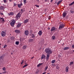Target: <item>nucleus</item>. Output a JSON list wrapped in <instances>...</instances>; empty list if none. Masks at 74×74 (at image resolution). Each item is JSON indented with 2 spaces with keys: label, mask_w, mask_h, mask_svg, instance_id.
I'll return each instance as SVG.
<instances>
[{
  "label": "nucleus",
  "mask_w": 74,
  "mask_h": 74,
  "mask_svg": "<svg viewBox=\"0 0 74 74\" xmlns=\"http://www.w3.org/2000/svg\"><path fill=\"white\" fill-rule=\"evenodd\" d=\"M45 52L47 54H51L52 53V51L49 48H46L45 50Z\"/></svg>",
  "instance_id": "1"
},
{
  "label": "nucleus",
  "mask_w": 74,
  "mask_h": 74,
  "mask_svg": "<svg viewBox=\"0 0 74 74\" xmlns=\"http://www.w3.org/2000/svg\"><path fill=\"white\" fill-rule=\"evenodd\" d=\"M16 21H15V20H13L12 22L10 23V24L11 25L12 27H14V25H15V23H16Z\"/></svg>",
  "instance_id": "2"
},
{
  "label": "nucleus",
  "mask_w": 74,
  "mask_h": 74,
  "mask_svg": "<svg viewBox=\"0 0 74 74\" xmlns=\"http://www.w3.org/2000/svg\"><path fill=\"white\" fill-rule=\"evenodd\" d=\"M64 27H65V25H64V24H60V25L59 29H61L62 28Z\"/></svg>",
  "instance_id": "3"
},
{
  "label": "nucleus",
  "mask_w": 74,
  "mask_h": 74,
  "mask_svg": "<svg viewBox=\"0 0 74 74\" xmlns=\"http://www.w3.org/2000/svg\"><path fill=\"white\" fill-rule=\"evenodd\" d=\"M6 32L5 31H2L1 33V35L2 36L4 37L6 35Z\"/></svg>",
  "instance_id": "4"
},
{
  "label": "nucleus",
  "mask_w": 74,
  "mask_h": 74,
  "mask_svg": "<svg viewBox=\"0 0 74 74\" xmlns=\"http://www.w3.org/2000/svg\"><path fill=\"white\" fill-rule=\"evenodd\" d=\"M20 13H18L17 14L16 16L15 17V18L16 19L18 20V18H20Z\"/></svg>",
  "instance_id": "5"
},
{
  "label": "nucleus",
  "mask_w": 74,
  "mask_h": 74,
  "mask_svg": "<svg viewBox=\"0 0 74 74\" xmlns=\"http://www.w3.org/2000/svg\"><path fill=\"white\" fill-rule=\"evenodd\" d=\"M0 19L1 22H2V23H4L5 22V21L4 20V18H3L0 17Z\"/></svg>",
  "instance_id": "6"
},
{
  "label": "nucleus",
  "mask_w": 74,
  "mask_h": 74,
  "mask_svg": "<svg viewBox=\"0 0 74 74\" xmlns=\"http://www.w3.org/2000/svg\"><path fill=\"white\" fill-rule=\"evenodd\" d=\"M24 34L25 35L28 36L29 34V32L27 30H25L24 32Z\"/></svg>",
  "instance_id": "7"
},
{
  "label": "nucleus",
  "mask_w": 74,
  "mask_h": 74,
  "mask_svg": "<svg viewBox=\"0 0 74 74\" xmlns=\"http://www.w3.org/2000/svg\"><path fill=\"white\" fill-rule=\"evenodd\" d=\"M4 55H1L0 57V61L3 60H4Z\"/></svg>",
  "instance_id": "8"
},
{
  "label": "nucleus",
  "mask_w": 74,
  "mask_h": 74,
  "mask_svg": "<svg viewBox=\"0 0 74 74\" xmlns=\"http://www.w3.org/2000/svg\"><path fill=\"white\" fill-rule=\"evenodd\" d=\"M50 56V55L49 54H47L46 56V60H49V57Z\"/></svg>",
  "instance_id": "9"
},
{
  "label": "nucleus",
  "mask_w": 74,
  "mask_h": 74,
  "mask_svg": "<svg viewBox=\"0 0 74 74\" xmlns=\"http://www.w3.org/2000/svg\"><path fill=\"white\" fill-rule=\"evenodd\" d=\"M67 14V13L66 12H64L63 13V16L64 18H65L66 17V15Z\"/></svg>",
  "instance_id": "10"
},
{
  "label": "nucleus",
  "mask_w": 74,
  "mask_h": 74,
  "mask_svg": "<svg viewBox=\"0 0 74 74\" xmlns=\"http://www.w3.org/2000/svg\"><path fill=\"white\" fill-rule=\"evenodd\" d=\"M45 58H46V55H44V54H42V57L41 58V59L42 60L43 59H45Z\"/></svg>",
  "instance_id": "11"
},
{
  "label": "nucleus",
  "mask_w": 74,
  "mask_h": 74,
  "mask_svg": "<svg viewBox=\"0 0 74 74\" xmlns=\"http://www.w3.org/2000/svg\"><path fill=\"white\" fill-rule=\"evenodd\" d=\"M38 34L39 36L42 35V31L41 30L39 31V32L38 33Z\"/></svg>",
  "instance_id": "12"
},
{
  "label": "nucleus",
  "mask_w": 74,
  "mask_h": 74,
  "mask_svg": "<svg viewBox=\"0 0 74 74\" xmlns=\"http://www.w3.org/2000/svg\"><path fill=\"white\" fill-rule=\"evenodd\" d=\"M20 31L18 30V29H16V30H15V32L16 34H19Z\"/></svg>",
  "instance_id": "13"
},
{
  "label": "nucleus",
  "mask_w": 74,
  "mask_h": 74,
  "mask_svg": "<svg viewBox=\"0 0 74 74\" xmlns=\"http://www.w3.org/2000/svg\"><path fill=\"white\" fill-rule=\"evenodd\" d=\"M29 22V19H27L25 20H24V23H28Z\"/></svg>",
  "instance_id": "14"
},
{
  "label": "nucleus",
  "mask_w": 74,
  "mask_h": 74,
  "mask_svg": "<svg viewBox=\"0 0 74 74\" xmlns=\"http://www.w3.org/2000/svg\"><path fill=\"white\" fill-rule=\"evenodd\" d=\"M64 50H67L69 49H70V47H64Z\"/></svg>",
  "instance_id": "15"
},
{
  "label": "nucleus",
  "mask_w": 74,
  "mask_h": 74,
  "mask_svg": "<svg viewBox=\"0 0 74 74\" xmlns=\"http://www.w3.org/2000/svg\"><path fill=\"white\" fill-rule=\"evenodd\" d=\"M56 30V28L54 27H52L51 29V31L53 32V31H55Z\"/></svg>",
  "instance_id": "16"
},
{
  "label": "nucleus",
  "mask_w": 74,
  "mask_h": 74,
  "mask_svg": "<svg viewBox=\"0 0 74 74\" xmlns=\"http://www.w3.org/2000/svg\"><path fill=\"white\" fill-rule=\"evenodd\" d=\"M23 5L22 3H21L20 4H18L17 5L19 8H21V6Z\"/></svg>",
  "instance_id": "17"
},
{
  "label": "nucleus",
  "mask_w": 74,
  "mask_h": 74,
  "mask_svg": "<svg viewBox=\"0 0 74 74\" xmlns=\"http://www.w3.org/2000/svg\"><path fill=\"white\" fill-rule=\"evenodd\" d=\"M14 14V12H10L9 13H8V14L9 16H10V15H13Z\"/></svg>",
  "instance_id": "18"
},
{
  "label": "nucleus",
  "mask_w": 74,
  "mask_h": 74,
  "mask_svg": "<svg viewBox=\"0 0 74 74\" xmlns=\"http://www.w3.org/2000/svg\"><path fill=\"white\" fill-rule=\"evenodd\" d=\"M69 67L68 66L66 67V69H65V70L66 71V72H69Z\"/></svg>",
  "instance_id": "19"
},
{
  "label": "nucleus",
  "mask_w": 74,
  "mask_h": 74,
  "mask_svg": "<svg viewBox=\"0 0 74 74\" xmlns=\"http://www.w3.org/2000/svg\"><path fill=\"white\" fill-rule=\"evenodd\" d=\"M43 63H40V64H39L38 65H37V67H39L40 66H41L43 64Z\"/></svg>",
  "instance_id": "20"
},
{
  "label": "nucleus",
  "mask_w": 74,
  "mask_h": 74,
  "mask_svg": "<svg viewBox=\"0 0 74 74\" xmlns=\"http://www.w3.org/2000/svg\"><path fill=\"white\" fill-rule=\"evenodd\" d=\"M21 25V23H18V24L16 25L17 27H20Z\"/></svg>",
  "instance_id": "21"
},
{
  "label": "nucleus",
  "mask_w": 74,
  "mask_h": 74,
  "mask_svg": "<svg viewBox=\"0 0 74 74\" xmlns=\"http://www.w3.org/2000/svg\"><path fill=\"white\" fill-rule=\"evenodd\" d=\"M56 38L55 36H52V40H55Z\"/></svg>",
  "instance_id": "22"
},
{
  "label": "nucleus",
  "mask_w": 74,
  "mask_h": 74,
  "mask_svg": "<svg viewBox=\"0 0 74 74\" xmlns=\"http://www.w3.org/2000/svg\"><path fill=\"white\" fill-rule=\"evenodd\" d=\"M27 48V46L26 45H24L23 46V49H25Z\"/></svg>",
  "instance_id": "23"
},
{
  "label": "nucleus",
  "mask_w": 74,
  "mask_h": 74,
  "mask_svg": "<svg viewBox=\"0 0 74 74\" xmlns=\"http://www.w3.org/2000/svg\"><path fill=\"white\" fill-rule=\"evenodd\" d=\"M74 4V1L72 2V3H71V4H69V6H71V5H73Z\"/></svg>",
  "instance_id": "24"
},
{
  "label": "nucleus",
  "mask_w": 74,
  "mask_h": 74,
  "mask_svg": "<svg viewBox=\"0 0 74 74\" xmlns=\"http://www.w3.org/2000/svg\"><path fill=\"white\" fill-rule=\"evenodd\" d=\"M34 39H29V42H33V41Z\"/></svg>",
  "instance_id": "25"
},
{
  "label": "nucleus",
  "mask_w": 74,
  "mask_h": 74,
  "mask_svg": "<svg viewBox=\"0 0 74 74\" xmlns=\"http://www.w3.org/2000/svg\"><path fill=\"white\" fill-rule=\"evenodd\" d=\"M28 66V64H25V65H24L23 67V68H25V67H26V66Z\"/></svg>",
  "instance_id": "26"
},
{
  "label": "nucleus",
  "mask_w": 74,
  "mask_h": 74,
  "mask_svg": "<svg viewBox=\"0 0 74 74\" xmlns=\"http://www.w3.org/2000/svg\"><path fill=\"white\" fill-rule=\"evenodd\" d=\"M62 0L59 1L58 3V4H59L60 3H62Z\"/></svg>",
  "instance_id": "27"
},
{
  "label": "nucleus",
  "mask_w": 74,
  "mask_h": 74,
  "mask_svg": "<svg viewBox=\"0 0 74 74\" xmlns=\"http://www.w3.org/2000/svg\"><path fill=\"white\" fill-rule=\"evenodd\" d=\"M4 9V7L3 6L0 7V10H3Z\"/></svg>",
  "instance_id": "28"
},
{
  "label": "nucleus",
  "mask_w": 74,
  "mask_h": 74,
  "mask_svg": "<svg viewBox=\"0 0 74 74\" xmlns=\"http://www.w3.org/2000/svg\"><path fill=\"white\" fill-rule=\"evenodd\" d=\"M10 38L11 40H13L15 38L14 37H11Z\"/></svg>",
  "instance_id": "29"
},
{
  "label": "nucleus",
  "mask_w": 74,
  "mask_h": 74,
  "mask_svg": "<svg viewBox=\"0 0 74 74\" xmlns=\"http://www.w3.org/2000/svg\"><path fill=\"white\" fill-rule=\"evenodd\" d=\"M55 60H52L51 61V63H52L53 64H54V63H55Z\"/></svg>",
  "instance_id": "30"
},
{
  "label": "nucleus",
  "mask_w": 74,
  "mask_h": 74,
  "mask_svg": "<svg viewBox=\"0 0 74 74\" xmlns=\"http://www.w3.org/2000/svg\"><path fill=\"white\" fill-rule=\"evenodd\" d=\"M32 38H35V36L34 35V34H32Z\"/></svg>",
  "instance_id": "31"
},
{
  "label": "nucleus",
  "mask_w": 74,
  "mask_h": 74,
  "mask_svg": "<svg viewBox=\"0 0 74 74\" xmlns=\"http://www.w3.org/2000/svg\"><path fill=\"white\" fill-rule=\"evenodd\" d=\"M48 68V67L47 66L45 67V71H46Z\"/></svg>",
  "instance_id": "32"
},
{
  "label": "nucleus",
  "mask_w": 74,
  "mask_h": 74,
  "mask_svg": "<svg viewBox=\"0 0 74 74\" xmlns=\"http://www.w3.org/2000/svg\"><path fill=\"white\" fill-rule=\"evenodd\" d=\"M35 6H36V7H38V8L39 7V5H35Z\"/></svg>",
  "instance_id": "33"
},
{
  "label": "nucleus",
  "mask_w": 74,
  "mask_h": 74,
  "mask_svg": "<svg viewBox=\"0 0 74 74\" xmlns=\"http://www.w3.org/2000/svg\"><path fill=\"white\" fill-rule=\"evenodd\" d=\"M73 62H70V65H71L73 64Z\"/></svg>",
  "instance_id": "34"
},
{
  "label": "nucleus",
  "mask_w": 74,
  "mask_h": 74,
  "mask_svg": "<svg viewBox=\"0 0 74 74\" xmlns=\"http://www.w3.org/2000/svg\"><path fill=\"white\" fill-rule=\"evenodd\" d=\"M2 70H3L4 71H5V70H6V69H5V67H3V68L2 69Z\"/></svg>",
  "instance_id": "35"
},
{
  "label": "nucleus",
  "mask_w": 74,
  "mask_h": 74,
  "mask_svg": "<svg viewBox=\"0 0 74 74\" xmlns=\"http://www.w3.org/2000/svg\"><path fill=\"white\" fill-rule=\"evenodd\" d=\"M19 42L17 41L16 42V44L17 45L19 44Z\"/></svg>",
  "instance_id": "36"
},
{
  "label": "nucleus",
  "mask_w": 74,
  "mask_h": 74,
  "mask_svg": "<svg viewBox=\"0 0 74 74\" xmlns=\"http://www.w3.org/2000/svg\"><path fill=\"white\" fill-rule=\"evenodd\" d=\"M51 16H49V17H48V19L49 20H50V19H51Z\"/></svg>",
  "instance_id": "37"
},
{
  "label": "nucleus",
  "mask_w": 74,
  "mask_h": 74,
  "mask_svg": "<svg viewBox=\"0 0 74 74\" xmlns=\"http://www.w3.org/2000/svg\"><path fill=\"white\" fill-rule=\"evenodd\" d=\"M70 12H71V13L72 14H74V11H70Z\"/></svg>",
  "instance_id": "38"
},
{
  "label": "nucleus",
  "mask_w": 74,
  "mask_h": 74,
  "mask_svg": "<svg viewBox=\"0 0 74 74\" xmlns=\"http://www.w3.org/2000/svg\"><path fill=\"white\" fill-rule=\"evenodd\" d=\"M71 47L73 49H74V45H72Z\"/></svg>",
  "instance_id": "39"
},
{
  "label": "nucleus",
  "mask_w": 74,
  "mask_h": 74,
  "mask_svg": "<svg viewBox=\"0 0 74 74\" xmlns=\"http://www.w3.org/2000/svg\"><path fill=\"white\" fill-rule=\"evenodd\" d=\"M7 46V45H5L4 46L3 48H5Z\"/></svg>",
  "instance_id": "40"
},
{
  "label": "nucleus",
  "mask_w": 74,
  "mask_h": 74,
  "mask_svg": "<svg viewBox=\"0 0 74 74\" xmlns=\"http://www.w3.org/2000/svg\"><path fill=\"white\" fill-rule=\"evenodd\" d=\"M16 5H16V3H14V6H16Z\"/></svg>",
  "instance_id": "41"
},
{
  "label": "nucleus",
  "mask_w": 74,
  "mask_h": 74,
  "mask_svg": "<svg viewBox=\"0 0 74 74\" xmlns=\"http://www.w3.org/2000/svg\"><path fill=\"white\" fill-rule=\"evenodd\" d=\"M24 63V60H22V62H21V64H23Z\"/></svg>",
  "instance_id": "42"
},
{
  "label": "nucleus",
  "mask_w": 74,
  "mask_h": 74,
  "mask_svg": "<svg viewBox=\"0 0 74 74\" xmlns=\"http://www.w3.org/2000/svg\"><path fill=\"white\" fill-rule=\"evenodd\" d=\"M26 3V0H24V3L25 4Z\"/></svg>",
  "instance_id": "43"
},
{
  "label": "nucleus",
  "mask_w": 74,
  "mask_h": 74,
  "mask_svg": "<svg viewBox=\"0 0 74 74\" xmlns=\"http://www.w3.org/2000/svg\"><path fill=\"white\" fill-rule=\"evenodd\" d=\"M7 73V72H3V74Z\"/></svg>",
  "instance_id": "44"
},
{
  "label": "nucleus",
  "mask_w": 74,
  "mask_h": 74,
  "mask_svg": "<svg viewBox=\"0 0 74 74\" xmlns=\"http://www.w3.org/2000/svg\"><path fill=\"white\" fill-rule=\"evenodd\" d=\"M3 0V2L4 3H6V0Z\"/></svg>",
  "instance_id": "45"
},
{
  "label": "nucleus",
  "mask_w": 74,
  "mask_h": 74,
  "mask_svg": "<svg viewBox=\"0 0 74 74\" xmlns=\"http://www.w3.org/2000/svg\"><path fill=\"white\" fill-rule=\"evenodd\" d=\"M0 14H1V15H3V13L2 12H0Z\"/></svg>",
  "instance_id": "46"
},
{
  "label": "nucleus",
  "mask_w": 74,
  "mask_h": 74,
  "mask_svg": "<svg viewBox=\"0 0 74 74\" xmlns=\"http://www.w3.org/2000/svg\"><path fill=\"white\" fill-rule=\"evenodd\" d=\"M56 69H59V67L57 66L56 67Z\"/></svg>",
  "instance_id": "47"
},
{
  "label": "nucleus",
  "mask_w": 74,
  "mask_h": 74,
  "mask_svg": "<svg viewBox=\"0 0 74 74\" xmlns=\"http://www.w3.org/2000/svg\"><path fill=\"white\" fill-rule=\"evenodd\" d=\"M23 9H21V12H23Z\"/></svg>",
  "instance_id": "48"
},
{
  "label": "nucleus",
  "mask_w": 74,
  "mask_h": 74,
  "mask_svg": "<svg viewBox=\"0 0 74 74\" xmlns=\"http://www.w3.org/2000/svg\"><path fill=\"white\" fill-rule=\"evenodd\" d=\"M46 73V72H45V73H43L42 74H45V73Z\"/></svg>",
  "instance_id": "49"
},
{
  "label": "nucleus",
  "mask_w": 74,
  "mask_h": 74,
  "mask_svg": "<svg viewBox=\"0 0 74 74\" xmlns=\"http://www.w3.org/2000/svg\"><path fill=\"white\" fill-rule=\"evenodd\" d=\"M53 1V0H51V2H52V1Z\"/></svg>",
  "instance_id": "50"
},
{
  "label": "nucleus",
  "mask_w": 74,
  "mask_h": 74,
  "mask_svg": "<svg viewBox=\"0 0 74 74\" xmlns=\"http://www.w3.org/2000/svg\"><path fill=\"white\" fill-rule=\"evenodd\" d=\"M12 0H9V1L10 2H11V1H12Z\"/></svg>",
  "instance_id": "51"
},
{
  "label": "nucleus",
  "mask_w": 74,
  "mask_h": 74,
  "mask_svg": "<svg viewBox=\"0 0 74 74\" xmlns=\"http://www.w3.org/2000/svg\"><path fill=\"white\" fill-rule=\"evenodd\" d=\"M34 57H32L31 58V59H33V58H34Z\"/></svg>",
  "instance_id": "52"
},
{
  "label": "nucleus",
  "mask_w": 74,
  "mask_h": 74,
  "mask_svg": "<svg viewBox=\"0 0 74 74\" xmlns=\"http://www.w3.org/2000/svg\"><path fill=\"white\" fill-rule=\"evenodd\" d=\"M26 62V60H25V61H24V62H25V63Z\"/></svg>",
  "instance_id": "53"
},
{
  "label": "nucleus",
  "mask_w": 74,
  "mask_h": 74,
  "mask_svg": "<svg viewBox=\"0 0 74 74\" xmlns=\"http://www.w3.org/2000/svg\"><path fill=\"white\" fill-rule=\"evenodd\" d=\"M47 74H50V73H48Z\"/></svg>",
  "instance_id": "54"
},
{
  "label": "nucleus",
  "mask_w": 74,
  "mask_h": 74,
  "mask_svg": "<svg viewBox=\"0 0 74 74\" xmlns=\"http://www.w3.org/2000/svg\"><path fill=\"white\" fill-rule=\"evenodd\" d=\"M27 64V62H25V64Z\"/></svg>",
  "instance_id": "55"
},
{
  "label": "nucleus",
  "mask_w": 74,
  "mask_h": 74,
  "mask_svg": "<svg viewBox=\"0 0 74 74\" xmlns=\"http://www.w3.org/2000/svg\"><path fill=\"white\" fill-rule=\"evenodd\" d=\"M45 1H47V0H45Z\"/></svg>",
  "instance_id": "56"
},
{
  "label": "nucleus",
  "mask_w": 74,
  "mask_h": 74,
  "mask_svg": "<svg viewBox=\"0 0 74 74\" xmlns=\"http://www.w3.org/2000/svg\"><path fill=\"white\" fill-rule=\"evenodd\" d=\"M0 74H3L2 73H0Z\"/></svg>",
  "instance_id": "57"
},
{
  "label": "nucleus",
  "mask_w": 74,
  "mask_h": 74,
  "mask_svg": "<svg viewBox=\"0 0 74 74\" xmlns=\"http://www.w3.org/2000/svg\"><path fill=\"white\" fill-rule=\"evenodd\" d=\"M73 52H74V50L73 51Z\"/></svg>",
  "instance_id": "58"
},
{
  "label": "nucleus",
  "mask_w": 74,
  "mask_h": 74,
  "mask_svg": "<svg viewBox=\"0 0 74 74\" xmlns=\"http://www.w3.org/2000/svg\"><path fill=\"white\" fill-rule=\"evenodd\" d=\"M0 22H1V21H0Z\"/></svg>",
  "instance_id": "59"
},
{
  "label": "nucleus",
  "mask_w": 74,
  "mask_h": 74,
  "mask_svg": "<svg viewBox=\"0 0 74 74\" xmlns=\"http://www.w3.org/2000/svg\"><path fill=\"white\" fill-rule=\"evenodd\" d=\"M50 29V28H49V29Z\"/></svg>",
  "instance_id": "60"
},
{
  "label": "nucleus",
  "mask_w": 74,
  "mask_h": 74,
  "mask_svg": "<svg viewBox=\"0 0 74 74\" xmlns=\"http://www.w3.org/2000/svg\"><path fill=\"white\" fill-rule=\"evenodd\" d=\"M0 45H1V43H0Z\"/></svg>",
  "instance_id": "61"
}]
</instances>
